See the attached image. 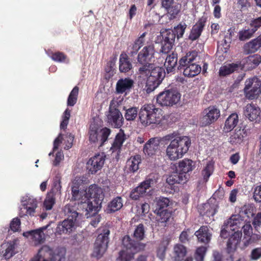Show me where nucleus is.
<instances>
[{"instance_id": "f257e3e1", "label": "nucleus", "mask_w": 261, "mask_h": 261, "mask_svg": "<svg viewBox=\"0 0 261 261\" xmlns=\"http://www.w3.org/2000/svg\"><path fill=\"white\" fill-rule=\"evenodd\" d=\"M101 189L95 185L89 187L86 200H81L83 207L86 209V215H93L99 211L103 197Z\"/></svg>"}, {"instance_id": "f03ea898", "label": "nucleus", "mask_w": 261, "mask_h": 261, "mask_svg": "<svg viewBox=\"0 0 261 261\" xmlns=\"http://www.w3.org/2000/svg\"><path fill=\"white\" fill-rule=\"evenodd\" d=\"M122 249L119 252L121 261H130L135 255L144 250L145 244L132 239L129 236H125L122 240Z\"/></svg>"}, {"instance_id": "7ed1b4c3", "label": "nucleus", "mask_w": 261, "mask_h": 261, "mask_svg": "<svg viewBox=\"0 0 261 261\" xmlns=\"http://www.w3.org/2000/svg\"><path fill=\"white\" fill-rule=\"evenodd\" d=\"M63 211L65 215L68 216V218L58 223L56 228V233L58 234L70 233L74 225L79 222V217L82 216V215L75 211L74 207L70 204H66Z\"/></svg>"}, {"instance_id": "20e7f679", "label": "nucleus", "mask_w": 261, "mask_h": 261, "mask_svg": "<svg viewBox=\"0 0 261 261\" xmlns=\"http://www.w3.org/2000/svg\"><path fill=\"white\" fill-rule=\"evenodd\" d=\"M197 55L195 51L189 52L179 59L178 69L183 70V74L185 76L194 77L201 72V66L193 63Z\"/></svg>"}, {"instance_id": "39448f33", "label": "nucleus", "mask_w": 261, "mask_h": 261, "mask_svg": "<svg viewBox=\"0 0 261 261\" xmlns=\"http://www.w3.org/2000/svg\"><path fill=\"white\" fill-rule=\"evenodd\" d=\"M162 110L156 108L153 104L145 105L139 113L141 123L144 126L159 124L162 120Z\"/></svg>"}, {"instance_id": "423d86ee", "label": "nucleus", "mask_w": 261, "mask_h": 261, "mask_svg": "<svg viewBox=\"0 0 261 261\" xmlns=\"http://www.w3.org/2000/svg\"><path fill=\"white\" fill-rule=\"evenodd\" d=\"M162 141L167 144L170 142L177 150V154L184 156L191 144L190 138L186 136H181L178 132H173L162 137Z\"/></svg>"}, {"instance_id": "0eeeda50", "label": "nucleus", "mask_w": 261, "mask_h": 261, "mask_svg": "<svg viewBox=\"0 0 261 261\" xmlns=\"http://www.w3.org/2000/svg\"><path fill=\"white\" fill-rule=\"evenodd\" d=\"M230 231H233V228H231L225 221L222 226L220 236L224 239L230 237L227 241L226 247V251L228 253L233 252L236 250L242 235V230H237L231 234Z\"/></svg>"}, {"instance_id": "6e6552de", "label": "nucleus", "mask_w": 261, "mask_h": 261, "mask_svg": "<svg viewBox=\"0 0 261 261\" xmlns=\"http://www.w3.org/2000/svg\"><path fill=\"white\" fill-rule=\"evenodd\" d=\"M111 132V129L108 127L100 129L98 125L91 124L88 132L89 141L97 144L99 146H102L108 140Z\"/></svg>"}, {"instance_id": "1a4fd4ad", "label": "nucleus", "mask_w": 261, "mask_h": 261, "mask_svg": "<svg viewBox=\"0 0 261 261\" xmlns=\"http://www.w3.org/2000/svg\"><path fill=\"white\" fill-rule=\"evenodd\" d=\"M110 233V231L109 228L105 227L102 229L101 232L98 235L92 253L93 257L99 259L103 256L108 249Z\"/></svg>"}, {"instance_id": "9d476101", "label": "nucleus", "mask_w": 261, "mask_h": 261, "mask_svg": "<svg viewBox=\"0 0 261 261\" xmlns=\"http://www.w3.org/2000/svg\"><path fill=\"white\" fill-rule=\"evenodd\" d=\"M36 256L41 261H64L65 251L62 249L54 250L45 245L39 249Z\"/></svg>"}, {"instance_id": "9b49d317", "label": "nucleus", "mask_w": 261, "mask_h": 261, "mask_svg": "<svg viewBox=\"0 0 261 261\" xmlns=\"http://www.w3.org/2000/svg\"><path fill=\"white\" fill-rule=\"evenodd\" d=\"M165 74L164 68L154 66L147 77L146 84L147 92L150 93L155 90L161 84Z\"/></svg>"}, {"instance_id": "f8f14e48", "label": "nucleus", "mask_w": 261, "mask_h": 261, "mask_svg": "<svg viewBox=\"0 0 261 261\" xmlns=\"http://www.w3.org/2000/svg\"><path fill=\"white\" fill-rule=\"evenodd\" d=\"M243 90L247 99L253 100L257 98L261 93V81L256 77L247 79Z\"/></svg>"}, {"instance_id": "ddd939ff", "label": "nucleus", "mask_w": 261, "mask_h": 261, "mask_svg": "<svg viewBox=\"0 0 261 261\" xmlns=\"http://www.w3.org/2000/svg\"><path fill=\"white\" fill-rule=\"evenodd\" d=\"M180 94L174 89H168L161 92L157 96L156 101L161 106L171 107L179 101Z\"/></svg>"}, {"instance_id": "4468645a", "label": "nucleus", "mask_w": 261, "mask_h": 261, "mask_svg": "<svg viewBox=\"0 0 261 261\" xmlns=\"http://www.w3.org/2000/svg\"><path fill=\"white\" fill-rule=\"evenodd\" d=\"M220 116V111L216 106H211L205 109L200 119L201 126H208L215 122Z\"/></svg>"}, {"instance_id": "2eb2a0df", "label": "nucleus", "mask_w": 261, "mask_h": 261, "mask_svg": "<svg viewBox=\"0 0 261 261\" xmlns=\"http://www.w3.org/2000/svg\"><path fill=\"white\" fill-rule=\"evenodd\" d=\"M106 160V155L103 153L96 154L91 157L87 163V169L92 174H95L102 168Z\"/></svg>"}, {"instance_id": "dca6fc26", "label": "nucleus", "mask_w": 261, "mask_h": 261, "mask_svg": "<svg viewBox=\"0 0 261 261\" xmlns=\"http://www.w3.org/2000/svg\"><path fill=\"white\" fill-rule=\"evenodd\" d=\"M155 53V50L153 44L150 43L145 46L138 54L137 58V64L151 63L152 59L154 58Z\"/></svg>"}, {"instance_id": "f3484780", "label": "nucleus", "mask_w": 261, "mask_h": 261, "mask_svg": "<svg viewBox=\"0 0 261 261\" xmlns=\"http://www.w3.org/2000/svg\"><path fill=\"white\" fill-rule=\"evenodd\" d=\"M244 115L250 121L259 122L261 121V110L252 103L247 104L244 109Z\"/></svg>"}, {"instance_id": "a211bd4d", "label": "nucleus", "mask_w": 261, "mask_h": 261, "mask_svg": "<svg viewBox=\"0 0 261 261\" xmlns=\"http://www.w3.org/2000/svg\"><path fill=\"white\" fill-rule=\"evenodd\" d=\"M195 167V163L192 160L184 159L178 163V173L182 176H185L187 181L190 177V173L192 172Z\"/></svg>"}, {"instance_id": "6ab92c4d", "label": "nucleus", "mask_w": 261, "mask_h": 261, "mask_svg": "<svg viewBox=\"0 0 261 261\" xmlns=\"http://www.w3.org/2000/svg\"><path fill=\"white\" fill-rule=\"evenodd\" d=\"M107 118L109 124L115 128H119L123 124L122 115L117 109L110 108Z\"/></svg>"}, {"instance_id": "aec40b11", "label": "nucleus", "mask_w": 261, "mask_h": 261, "mask_svg": "<svg viewBox=\"0 0 261 261\" xmlns=\"http://www.w3.org/2000/svg\"><path fill=\"white\" fill-rule=\"evenodd\" d=\"M162 138L153 137L150 138L144 145L143 152L145 154L152 156L155 154L159 149L160 143Z\"/></svg>"}, {"instance_id": "412c9836", "label": "nucleus", "mask_w": 261, "mask_h": 261, "mask_svg": "<svg viewBox=\"0 0 261 261\" xmlns=\"http://www.w3.org/2000/svg\"><path fill=\"white\" fill-rule=\"evenodd\" d=\"M206 19V17L202 16L199 19L196 23L192 27L189 36V39L190 40L194 41L200 37L205 27Z\"/></svg>"}, {"instance_id": "4be33fe9", "label": "nucleus", "mask_w": 261, "mask_h": 261, "mask_svg": "<svg viewBox=\"0 0 261 261\" xmlns=\"http://www.w3.org/2000/svg\"><path fill=\"white\" fill-rule=\"evenodd\" d=\"M186 181V177L184 176L180 175L178 173H174L169 175L166 179L165 184V188L170 190L169 191L170 193H172L175 191V184H185Z\"/></svg>"}, {"instance_id": "5701e85b", "label": "nucleus", "mask_w": 261, "mask_h": 261, "mask_svg": "<svg viewBox=\"0 0 261 261\" xmlns=\"http://www.w3.org/2000/svg\"><path fill=\"white\" fill-rule=\"evenodd\" d=\"M242 63L241 70H251L255 69L261 63V56L258 54L250 55L244 58Z\"/></svg>"}, {"instance_id": "b1692460", "label": "nucleus", "mask_w": 261, "mask_h": 261, "mask_svg": "<svg viewBox=\"0 0 261 261\" xmlns=\"http://www.w3.org/2000/svg\"><path fill=\"white\" fill-rule=\"evenodd\" d=\"M134 85V81L130 78H121L116 83V92L117 94H127L133 88Z\"/></svg>"}, {"instance_id": "393cba45", "label": "nucleus", "mask_w": 261, "mask_h": 261, "mask_svg": "<svg viewBox=\"0 0 261 261\" xmlns=\"http://www.w3.org/2000/svg\"><path fill=\"white\" fill-rule=\"evenodd\" d=\"M48 226L49 225H47L38 229L30 230L26 232V234L30 237L31 239L34 242L35 245L42 244L45 239L44 231L47 228Z\"/></svg>"}, {"instance_id": "a878e982", "label": "nucleus", "mask_w": 261, "mask_h": 261, "mask_svg": "<svg viewBox=\"0 0 261 261\" xmlns=\"http://www.w3.org/2000/svg\"><path fill=\"white\" fill-rule=\"evenodd\" d=\"M241 62L229 63L222 66L219 70V75L220 77L227 76L236 71H238L239 70H241Z\"/></svg>"}, {"instance_id": "bb28decb", "label": "nucleus", "mask_w": 261, "mask_h": 261, "mask_svg": "<svg viewBox=\"0 0 261 261\" xmlns=\"http://www.w3.org/2000/svg\"><path fill=\"white\" fill-rule=\"evenodd\" d=\"M133 69L131 59L125 53H122L119 59V70L121 73L128 72Z\"/></svg>"}, {"instance_id": "cd10ccee", "label": "nucleus", "mask_w": 261, "mask_h": 261, "mask_svg": "<svg viewBox=\"0 0 261 261\" xmlns=\"http://www.w3.org/2000/svg\"><path fill=\"white\" fill-rule=\"evenodd\" d=\"M195 235L197 237L198 242L205 245L208 244L211 239L212 234L209 232L207 226H202L195 232Z\"/></svg>"}, {"instance_id": "c85d7f7f", "label": "nucleus", "mask_w": 261, "mask_h": 261, "mask_svg": "<svg viewBox=\"0 0 261 261\" xmlns=\"http://www.w3.org/2000/svg\"><path fill=\"white\" fill-rule=\"evenodd\" d=\"M154 212L156 214V224L162 227L166 226L167 222L172 216L171 212L168 210H163L160 211V212L154 211Z\"/></svg>"}, {"instance_id": "c756f323", "label": "nucleus", "mask_w": 261, "mask_h": 261, "mask_svg": "<svg viewBox=\"0 0 261 261\" xmlns=\"http://www.w3.org/2000/svg\"><path fill=\"white\" fill-rule=\"evenodd\" d=\"M158 178L154 174H150L143 181L141 182L138 186L137 189H139L144 195L146 191L150 187L154 186L157 182Z\"/></svg>"}, {"instance_id": "7c9ffc66", "label": "nucleus", "mask_w": 261, "mask_h": 261, "mask_svg": "<svg viewBox=\"0 0 261 261\" xmlns=\"http://www.w3.org/2000/svg\"><path fill=\"white\" fill-rule=\"evenodd\" d=\"M126 139V135L124 131L120 129L119 133L116 135L114 141L110 148L112 152H120L123 142Z\"/></svg>"}, {"instance_id": "2f4dec72", "label": "nucleus", "mask_w": 261, "mask_h": 261, "mask_svg": "<svg viewBox=\"0 0 261 261\" xmlns=\"http://www.w3.org/2000/svg\"><path fill=\"white\" fill-rule=\"evenodd\" d=\"M218 208V206L216 203H210L209 202L204 203L199 210L200 215L210 218L213 217L217 212Z\"/></svg>"}, {"instance_id": "473e14b6", "label": "nucleus", "mask_w": 261, "mask_h": 261, "mask_svg": "<svg viewBox=\"0 0 261 261\" xmlns=\"http://www.w3.org/2000/svg\"><path fill=\"white\" fill-rule=\"evenodd\" d=\"M225 221L231 228H233V231L240 228L245 222L244 217L240 214L232 215Z\"/></svg>"}, {"instance_id": "72a5a7b5", "label": "nucleus", "mask_w": 261, "mask_h": 261, "mask_svg": "<svg viewBox=\"0 0 261 261\" xmlns=\"http://www.w3.org/2000/svg\"><path fill=\"white\" fill-rule=\"evenodd\" d=\"M239 122V116L236 113L230 114L225 120L223 130L228 133L231 131Z\"/></svg>"}, {"instance_id": "f704fd0d", "label": "nucleus", "mask_w": 261, "mask_h": 261, "mask_svg": "<svg viewBox=\"0 0 261 261\" xmlns=\"http://www.w3.org/2000/svg\"><path fill=\"white\" fill-rule=\"evenodd\" d=\"M187 253V248L183 245L176 244L173 248V258L174 261H182Z\"/></svg>"}, {"instance_id": "c9c22d12", "label": "nucleus", "mask_w": 261, "mask_h": 261, "mask_svg": "<svg viewBox=\"0 0 261 261\" xmlns=\"http://www.w3.org/2000/svg\"><path fill=\"white\" fill-rule=\"evenodd\" d=\"M80 185L77 183V181L74 180L73 182V184L71 187V193H72V200H83V196H84L85 198H86L88 193V191L87 192L80 191L79 189Z\"/></svg>"}, {"instance_id": "e433bc0d", "label": "nucleus", "mask_w": 261, "mask_h": 261, "mask_svg": "<svg viewBox=\"0 0 261 261\" xmlns=\"http://www.w3.org/2000/svg\"><path fill=\"white\" fill-rule=\"evenodd\" d=\"M177 63V54L172 53L167 56L164 66L166 68L168 73L172 72L175 67Z\"/></svg>"}, {"instance_id": "4c0bfd02", "label": "nucleus", "mask_w": 261, "mask_h": 261, "mask_svg": "<svg viewBox=\"0 0 261 261\" xmlns=\"http://www.w3.org/2000/svg\"><path fill=\"white\" fill-rule=\"evenodd\" d=\"M123 206L122 199L120 196H117L113 199L108 205L106 209L107 213H114L119 210Z\"/></svg>"}, {"instance_id": "58836bf2", "label": "nucleus", "mask_w": 261, "mask_h": 261, "mask_svg": "<svg viewBox=\"0 0 261 261\" xmlns=\"http://www.w3.org/2000/svg\"><path fill=\"white\" fill-rule=\"evenodd\" d=\"M244 129L236 128L234 133L229 137V142L232 145L240 144L244 139Z\"/></svg>"}, {"instance_id": "ea45409f", "label": "nucleus", "mask_w": 261, "mask_h": 261, "mask_svg": "<svg viewBox=\"0 0 261 261\" xmlns=\"http://www.w3.org/2000/svg\"><path fill=\"white\" fill-rule=\"evenodd\" d=\"M140 66L138 68V73L142 77H148L154 65L151 63H145L139 64Z\"/></svg>"}, {"instance_id": "a19ab883", "label": "nucleus", "mask_w": 261, "mask_h": 261, "mask_svg": "<svg viewBox=\"0 0 261 261\" xmlns=\"http://www.w3.org/2000/svg\"><path fill=\"white\" fill-rule=\"evenodd\" d=\"M141 162V157L140 155H136L132 156L127 161V165L129 170L133 172L139 169V164Z\"/></svg>"}, {"instance_id": "79ce46f5", "label": "nucleus", "mask_w": 261, "mask_h": 261, "mask_svg": "<svg viewBox=\"0 0 261 261\" xmlns=\"http://www.w3.org/2000/svg\"><path fill=\"white\" fill-rule=\"evenodd\" d=\"M166 153L171 161H176L183 156L181 154H177V150L170 143L166 148Z\"/></svg>"}, {"instance_id": "37998d69", "label": "nucleus", "mask_w": 261, "mask_h": 261, "mask_svg": "<svg viewBox=\"0 0 261 261\" xmlns=\"http://www.w3.org/2000/svg\"><path fill=\"white\" fill-rule=\"evenodd\" d=\"M170 201L169 198L164 197H160L156 201L155 208L154 211L168 210L167 207L169 206Z\"/></svg>"}, {"instance_id": "c03bdc74", "label": "nucleus", "mask_w": 261, "mask_h": 261, "mask_svg": "<svg viewBox=\"0 0 261 261\" xmlns=\"http://www.w3.org/2000/svg\"><path fill=\"white\" fill-rule=\"evenodd\" d=\"M55 194L54 191L48 192L43 202V206L46 210H50L55 203Z\"/></svg>"}, {"instance_id": "a18cd8bd", "label": "nucleus", "mask_w": 261, "mask_h": 261, "mask_svg": "<svg viewBox=\"0 0 261 261\" xmlns=\"http://www.w3.org/2000/svg\"><path fill=\"white\" fill-rule=\"evenodd\" d=\"M123 109L125 110L124 117L127 121L135 120L139 114L138 109L137 107H130L127 109L124 107Z\"/></svg>"}, {"instance_id": "49530a36", "label": "nucleus", "mask_w": 261, "mask_h": 261, "mask_svg": "<svg viewBox=\"0 0 261 261\" xmlns=\"http://www.w3.org/2000/svg\"><path fill=\"white\" fill-rule=\"evenodd\" d=\"M259 48V45L254 39L244 45V51L246 54L253 53L256 52Z\"/></svg>"}, {"instance_id": "de8ad7c7", "label": "nucleus", "mask_w": 261, "mask_h": 261, "mask_svg": "<svg viewBox=\"0 0 261 261\" xmlns=\"http://www.w3.org/2000/svg\"><path fill=\"white\" fill-rule=\"evenodd\" d=\"M214 169V164L212 162H208L205 167L201 171L202 175L203 178V181L206 182L210 176L213 174Z\"/></svg>"}, {"instance_id": "09e8293b", "label": "nucleus", "mask_w": 261, "mask_h": 261, "mask_svg": "<svg viewBox=\"0 0 261 261\" xmlns=\"http://www.w3.org/2000/svg\"><path fill=\"white\" fill-rule=\"evenodd\" d=\"M79 91V88L77 86H75L71 90L67 99L68 106L72 107L76 103Z\"/></svg>"}, {"instance_id": "8fccbe9b", "label": "nucleus", "mask_w": 261, "mask_h": 261, "mask_svg": "<svg viewBox=\"0 0 261 261\" xmlns=\"http://www.w3.org/2000/svg\"><path fill=\"white\" fill-rule=\"evenodd\" d=\"M61 173L59 172H56L55 176L53 178V188L50 191H54V193L59 192L60 193L62 188L61 185Z\"/></svg>"}, {"instance_id": "3c124183", "label": "nucleus", "mask_w": 261, "mask_h": 261, "mask_svg": "<svg viewBox=\"0 0 261 261\" xmlns=\"http://www.w3.org/2000/svg\"><path fill=\"white\" fill-rule=\"evenodd\" d=\"M145 232L144 225L142 223L139 224L136 226L134 230L133 237L136 239V240L140 242L145 238Z\"/></svg>"}, {"instance_id": "603ef678", "label": "nucleus", "mask_w": 261, "mask_h": 261, "mask_svg": "<svg viewBox=\"0 0 261 261\" xmlns=\"http://www.w3.org/2000/svg\"><path fill=\"white\" fill-rule=\"evenodd\" d=\"M254 209L255 207L252 204H245L241 207L239 214H240L242 216L245 215L248 218H250L254 216Z\"/></svg>"}, {"instance_id": "864d4df0", "label": "nucleus", "mask_w": 261, "mask_h": 261, "mask_svg": "<svg viewBox=\"0 0 261 261\" xmlns=\"http://www.w3.org/2000/svg\"><path fill=\"white\" fill-rule=\"evenodd\" d=\"M168 14L170 15L171 19H174L179 13L180 10V5L178 4L174 3L169 8L166 9Z\"/></svg>"}, {"instance_id": "5fc2aeb1", "label": "nucleus", "mask_w": 261, "mask_h": 261, "mask_svg": "<svg viewBox=\"0 0 261 261\" xmlns=\"http://www.w3.org/2000/svg\"><path fill=\"white\" fill-rule=\"evenodd\" d=\"M207 251V247L200 246L197 248L195 253L196 261H204V258Z\"/></svg>"}, {"instance_id": "6e6d98bb", "label": "nucleus", "mask_w": 261, "mask_h": 261, "mask_svg": "<svg viewBox=\"0 0 261 261\" xmlns=\"http://www.w3.org/2000/svg\"><path fill=\"white\" fill-rule=\"evenodd\" d=\"M50 57L53 60L57 62H65L67 59V56L64 53L61 51L51 52Z\"/></svg>"}, {"instance_id": "4d7b16f0", "label": "nucleus", "mask_w": 261, "mask_h": 261, "mask_svg": "<svg viewBox=\"0 0 261 261\" xmlns=\"http://www.w3.org/2000/svg\"><path fill=\"white\" fill-rule=\"evenodd\" d=\"M146 33H143L138 38H137L133 45V49L135 50L134 53H136L139 49L144 45L145 43V36Z\"/></svg>"}, {"instance_id": "13d9d810", "label": "nucleus", "mask_w": 261, "mask_h": 261, "mask_svg": "<svg viewBox=\"0 0 261 261\" xmlns=\"http://www.w3.org/2000/svg\"><path fill=\"white\" fill-rule=\"evenodd\" d=\"M70 110L68 108L64 111L62 116V120L60 123L61 129L65 130L67 128L70 117Z\"/></svg>"}, {"instance_id": "bf43d9fd", "label": "nucleus", "mask_w": 261, "mask_h": 261, "mask_svg": "<svg viewBox=\"0 0 261 261\" xmlns=\"http://www.w3.org/2000/svg\"><path fill=\"white\" fill-rule=\"evenodd\" d=\"M255 31L252 28L251 29H247L240 31L239 39L241 40L244 41L252 37Z\"/></svg>"}, {"instance_id": "052dcab7", "label": "nucleus", "mask_w": 261, "mask_h": 261, "mask_svg": "<svg viewBox=\"0 0 261 261\" xmlns=\"http://www.w3.org/2000/svg\"><path fill=\"white\" fill-rule=\"evenodd\" d=\"M162 41L174 45L175 39V33L173 31H168Z\"/></svg>"}, {"instance_id": "680f3d73", "label": "nucleus", "mask_w": 261, "mask_h": 261, "mask_svg": "<svg viewBox=\"0 0 261 261\" xmlns=\"http://www.w3.org/2000/svg\"><path fill=\"white\" fill-rule=\"evenodd\" d=\"M20 220L16 217L12 219L10 224V228L13 232L19 231L20 226Z\"/></svg>"}, {"instance_id": "e2e57ef3", "label": "nucleus", "mask_w": 261, "mask_h": 261, "mask_svg": "<svg viewBox=\"0 0 261 261\" xmlns=\"http://www.w3.org/2000/svg\"><path fill=\"white\" fill-rule=\"evenodd\" d=\"M15 247L14 244H9L5 250L3 256L5 259L10 258L14 254Z\"/></svg>"}, {"instance_id": "0e129e2a", "label": "nucleus", "mask_w": 261, "mask_h": 261, "mask_svg": "<svg viewBox=\"0 0 261 261\" xmlns=\"http://www.w3.org/2000/svg\"><path fill=\"white\" fill-rule=\"evenodd\" d=\"M144 196V194L141 191L140 192L139 189H137V187L134 188L129 194L130 198L134 200H137Z\"/></svg>"}, {"instance_id": "69168bd1", "label": "nucleus", "mask_w": 261, "mask_h": 261, "mask_svg": "<svg viewBox=\"0 0 261 261\" xmlns=\"http://www.w3.org/2000/svg\"><path fill=\"white\" fill-rule=\"evenodd\" d=\"M186 28L187 25L184 23V24H179L176 28H174V32L175 33V35H177V38H181L183 36Z\"/></svg>"}, {"instance_id": "338daca9", "label": "nucleus", "mask_w": 261, "mask_h": 261, "mask_svg": "<svg viewBox=\"0 0 261 261\" xmlns=\"http://www.w3.org/2000/svg\"><path fill=\"white\" fill-rule=\"evenodd\" d=\"M261 257V247L253 249L250 255V259L252 260H257Z\"/></svg>"}, {"instance_id": "774afa93", "label": "nucleus", "mask_w": 261, "mask_h": 261, "mask_svg": "<svg viewBox=\"0 0 261 261\" xmlns=\"http://www.w3.org/2000/svg\"><path fill=\"white\" fill-rule=\"evenodd\" d=\"M253 197L256 202H261V184L255 188Z\"/></svg>"}]
</instances>
